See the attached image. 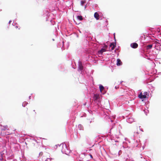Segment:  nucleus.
Listing matches in <instances>:
<instances>
[{
	"mask_svg": "<svg viewBox=\"0 0 161 161\" xmlns=\"http://www.w3.org/2000/svg\"><path fill=\"white\" fill-rule=\"evenodd\" d=\"M62 152H64V150L63 149H62Z\"/></svg>",
	"mask_w": 161,
	"mask_h": 161,
	"instance_id": "obj_19",
	"label": "nucleus"
},
{
	"mask_svg": "<svg viewBox=\"0 0 161 161\" xmlns=\"http://www.w3.org/2000/svg\"><path fill=\"white\" fill-rule=\"evenodd\" d=\"M138 97L139 98L142 99L143 98H146L147 97L145 94L143 95V94L142 92H141L138 95Z\"/></svg>",
	"mask_w": 161,
	"mask_h": 161,
	"instance_id": "obj_1",
	"label": "nucleus"
},
{
	"mask_svg": "<svg viewBox=\"0 0 161 161\" xmlns=\"http://www.w3.org/2000/svg\"><path fill=\"white\" fill-rule=\"evenodd\" d=\"M116 45L114 43H112L110 44L109 46V48H111V50H113L115 47Z\"/></svg>",
	"mask_w": 161,
	"mask_h": 161,
	"instance_id": "obj_4",
	"label": "nucleus"
},
{
	"mask_svg": "<svg viewBox=\"0 0 161 161\" xmlns=\"http://www.w3.org/2000/svg\"><path fill=\"white\" fill-rule=\"evenodd\" d=\"M99 89L100 91L101 92H102V91L103 90L104 87L102 85H100L99 86Z\"/></svg>",
	"mask_w": 161,
	"mask_h": 161,
	"instance_id": "obj_10",
	"label": "nucleus"
},
{
	"mask_svg": "<svg viewBox=\"0 0 161 161\" xmlns=\"http://www.w3.org/2000/svg\"><path fill=\"white\" fill-rule=\"evenodd\" d=\"M33 111L35 112V110H33ZM36 114V113L35 112V113L34 114Z\"/></svg>",
	"mask_w": 161,
	"mask_h": 161,
	"instance_id": "obj_21",
	"label": "nucleus"
},
{
	"mask_svg": "<svg viewBox=\"0 0 161 161\" xmlns=\"http://www.w3.org/2000/svg\"><path fill=\"white\" fill-rule=\"evenodd\" d=\"M79 68L80 70H82L83 69V66L82 63L81 62H79Z\"/></svg>",
	"mask_w": 161,
	"mask_h": 161,
	"instance_id": "obj_7",
	"label": "nucleus"
},
{
	"mask_svg": "<svg viewBox=\"0 0 161 161\" xmlns=\"http://www.w3.org/2000/svg\"><path fill=\"white\" fill-rule=\"evenodd\" d=\"M144 94H145L146 95V96H147V92H144Z\"/></svg>",
	"mask_w": 161,
	"mask_h": 161,
	"instance_id": "obj_18",
	"label": "nucleus"
},
{
	"mask_svg": "<svg viewBox=\"0 0 161 161\" xmlns=\"http://www.w3.org/2000/svg\"><path fill=\"white\" fill-rule=\"evenodd\" d=\"M117 62L116 64L117 66H120L122 65V63L119 59H117Z\"/></svg>",
	"mask_w": 161,
	"mask_h": 161,
	"instance_id": "obj_6",
	"label": "nucleus"
},
{
	"mask_svg": "<svg viewBox=\"0 0 161 161\" xmlns=\"http://www.w3.org/2000/svg\"><path fill=\"white\" fill-rule=\"evenodd\" d=\"M99 96L97 94H94V99L95 100H97L98 98H99Z\"/></svg>",
	"mask_w": 161,
	"mask_h": 161,
	"instance_id": "obj_8",
	"label": "nucleus"
},
{
	"mask_svg": "<svg viewBox=\"0 0 161 161\" xmlns=\"http://www.w3.org/2000/svg\"><path fill=\"white\" fill-rule=\"evenodd\" d=\"M90 157H91V158H93V157H92V155L91 154H90Z\"/></svg>",
	"mask_w": 161,
	"mask_h": 161,
	"instance_id": "obj_20",
	"label": "nucleus"
},
{
	"mask_svg": "<svg viewBox=\"0 0 161 161\" xmlns=\"http://www.w3.org/2000/svg\"><path fill=\"white\" fill-rule=\"evenodd\" d=\"M106 51L105 50V49L103 48L101 50L98 51V54L99 55H101L103 52H105Z\"/></svg>",
	"mask_w": 161,
	"mask_h": 161,
	"instance_id": "obj_3",
	"label": "nucleus"
},
{
	"mask_svg": "<svg viewBox=\"0 0 161 161\" xmlns=\"http://www.w3.org/2000/svg\"><path fill=\"white\" fill-rule=\"evenodd\" d=\"M86 2L85 0L81 1V5H83L86 3Z\"/></svg>",
	"mask_w": 161,
	"mask_h": 161,
	"instance_id": "obj_14",
	"label": "nucleus"
},
{
	"mask_svg": "<svg viewBox=\"0 0 161 161\" xmlns=\"http://www.w3.org/2000/svg\"><path fill=\"white\" fill-rule=\"evenodd\" d=\"M77 18L78 19L80 20H82L83 19V18L81 16H77Z\"/></svg>",
	"mask_w": 161,
	"mask_h": 161,
	"instance_id": "obj_12",
	"label": "nucleus"
},
{
	"mask_svg": "<svg viewBox=\"0 0 161 161\" xmlns=\"http://www.w3.org/2000/svg\"><path fill=\"white\" fill-rule=\"evenodd\" d=\"M130 46L133 48H136L138 47V45L136 43H133L131 44Z\"/></svg>",
	"mask_w": 161,
	"mask_h": 161,
	"instance_id": "obj_2",
	"label": "nucleus"
},
{
	"mask_svg": "<svg viewBox=\"0 0 161 161\" xmlns=\"http://www.w3.org/2000/svg\"><path fill=\"white\" fill-rule=\"evenodd\" d=\"M94 17L97 20H98L99 18V15L97 12H95L94 14Z\"/></svg>",
	"mask_w": 161,
	"mask_h": 161,
	"instance_id": "obj_5",
	"label": "nucleus"
},
{
	"mask_svg": "<svg viewBox=\"0 0 161 161\" xmlns=\"http://www.w3.org/2000/svg\"><path fill=\"white\" fill-rule=\"evenodd\" d=\"M8 127L7 125H6L5 126H3V130H8Z\"/></svg>",
	"mask_w": 161,
	"mask_h": 161,
	"instance_id": "obj_13",
	"label": "nucleus"
},
{
	"mask_svg": "<svg viewBox=\"0 0 161 161\" xmlns=\"http://www.w3.org/2000/svg\"><path fill=\"white\" fill-rule=\"evenodd\" d=\"M64 146L65 147V150H66V149H67L66 148V145H64L63 144H61L60 146H59V147H63Z\"/></svg>",
	"mask_w": 161,
	"mask_h": 161,
	"instance_id": "obj_16",
	"label": "nucleus"
},
{
	"mask_svg": "<svg viewBox=\"0 0 161 161\" xmlns=\"http://www.w3.org/2000/svg\"><path fill=\"white\" fill-rule=\"evenodd\" d=\"M153 47V44H150L148 45L147 47V49L148 50L151 49Z\"/></svg>",
	"mask_w": 161,
	"mask_h": 161,
	"instance_id": "obj_9",
	"label": "nucleus"
},
{
	"mask_svg": "<svg viewBox=\"0 0 161 161\" xmlns=\"http://www.w3.org/2000/svg\"><path fill=\"white\" fill-rule=\"evenodd\" d=\"M31 110H30V109H27L26 111V114H29V113H30V114H32V112H31Z\"/></svg>",
	"mask_w": 161,
	"mask_h": 161,
	"instance_id": "obj_11",
	"label": "nucleus"
},
{
	"mask_svg": "<svg viewBox=\"0 0 161 161\" xmlns=\"http://www.w3.org/2000/svg\"><path fill=\"white\" fill-rule=\"evenodd\" d=\"M10 22H11V21H9V23H10Z\"/></svg>",
	"mask_w": 161,
	"mask_h": 161,
	"instance_id": "obj_23",
	"label": "nucleus"
},
{
	"mask_svg": "<svg viewBox=\"0 0 161 161\" xmlns=\"http://www.w3.org/2000/svg\"><path fill=\"white\" fill-rule=\"evenodd\" d=\"M107 46L105 44H104V46L103 47V48L105 49V50H106V49L107 48Z\"/></svg>",
	"mask_w": 161,
	"mask_h": 161,
	"instance_id": "obj_15",
	"label": "nucleus"
},
{
	"mask_svg": "<svg viewBox=\"0 0 161 161\" xmlns=\"http://www.w3.org/2000/svg\"><path fill=\"white\" fill-rule=\"evenodd\" d=\"M27 104V103H26V102H25L23 103L22 104V105H23V106H24V107H25V104Z\"/></svg>",
	"mask_w": 161,
	"mask_h": 161,
	"instance_id": "obj_17",
	"label": "nucleus"
},
{
	"mask_svg": "<svg viewBox=\"0 0 161 161\" xmlns=\"http://www.w3.org/2000/svg\"><path fill=\"white\" fill-rule=\"evenodd\" d=\"M15 27H16V28H18V26H16Z\"/></svg>",
	"mask_w": 161,
	"mask_h": 161,
	"instance_id": "obj_22",
	"label": "nucleus"
}]
</instances>
